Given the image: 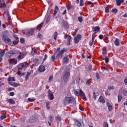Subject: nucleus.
Here are the masks:
<instances>
[{"instance_id": "nucleus-1", "label": "nucleus", "mask_w": 127, "mask_h": 127, "mask_svg": "<svg viewBox=\"0 0 127 127\" xmlns=\"http://www.w3.org/2000/svg\"><path fill=\"white\" fill-rule=\"evenodd\" d=\"M74 100L75 99L73 97L67 96H65L64 102V105H69V104H72Z\"/></svg>"}, {"instance_id": "nucleus-2", "label": "nucleus", "mask_w": 127, "mask_h": 127, "mask_svg": "<svg viewBox=\"0 0 127 127\" xmlns=\"http://www.w3.org/2000/svg\"><path fill=\"white\" fill-rule=\"evenodd\" d=\"M69 77H70V71L69 69H65L64 70V76H63V79L64 83H67L69 81Z\"/></svg>"}, {"instance_id": "nucleus-3", "label": "nucleus", "mask_w": 127, "mask_h": 127, "mask_svg": "<svg viewBox=\"0 0 127 127\" xmlns=\"http://www.w3.org/2000/svg\"><path fill=\"white\" fill-rule=\"evenodd\" d=\"M44 25V23L43 22H42L40 24H39L37 26V27L31 28L30 29V32H37V31H40V29H41V28H42V26H43Z\"/></svg>"}, {"instance_id": "nucleus-4", "label": "nucleus", "mask_w": 127, "mask_h": 127, "mask_svg": "<svg viewBox=\"0 0 127 127\" xmlns=\"http://www.w3.org/2000/svg\"><path fill=\"white\" fill-rule=\"evenodd\" d=\"M17 53H19L18 51L7 52L5 53V56L6 57H10L11 56H12V55L16 56V55H17Z\"/></svg>"}, {"instance_id": "nucleus-5", "label": "nucleus", "mask_w": 127, "mask_h": 127, "mask_svg": "<svg viewBox=\"0 0 127 127\" xmlns=\"http://www.w3.org/2000/svg\"><path fill=\"white\" fill-rule=\"evenodd\" d=\"M2 39L5 43H6V44H8V45H10L12 43L11 40L4 35H2Z\"/></svg>"}, {"instance_id": "nucleus-6", "label": "nucleus", "mask_w": 127, "mask_h": 127, "mask_svg": "<svg viewBox=\"0 0 127 127\" xmlns=\"http://www.w3.org/2000/svg\"><path fill=\"white\" fill-rule=\"evenodd\" d=\"M17 54H19V55L17 57V59L19 61H20L21 59L24 58V56H26L27 54L25 52H23L22 53H20V54L19 53H17Z\"/></svg>"}, {"instance_id": "nucleus-7", "label": "nucleus", "mask_w": 127, "mask_h": 127, "mask_svg": "<svg viewBox=\"0 0 127 127\" xmlns=\"http://www.w3.org/2000/svg\"><path fill=\"white\" fill-rule=\"evenodd\" d=\"M66 51H67V50L65 49H64L63 50L60 51L56 56V59H60L61 58H62V56H63V54L64 53V52H66Z\"/></svg>"}, {"instance_id": "nucleus-8", "label": "nucleus", "mask_w": 127, "mask_h": 127, "mask_svg": "<svg viewBox=\"0 0 127 127\" xmlns=\"http://www.w3.org/2000/svg\"><path fill=\"white\" fill-rule=\"evenodd\" d=\"M28 66V64H27V63H22L19 64L18 65V68L19 69H25V68H27V67Z\"/></svg>"}, {"instance_id": "nucleus-9", "label": "nucleus", "mask_w": 127, "mask_h": 127, "mask_svg": "<svg viewBox=\"0 0 127 127\" xmlns=\"http://www.w3.org/2000/svg\"><path fill=\"white\" fill-rule=\"evenodd\" d=\"M79 96L84 101H86L87 100V97H86L85 93H84V92H83V91H82V90H79Z\"/></svg>"}, {"instance_id": "nucleus-10", "label": "nucleus", "mask_w": 127, "mask_h": 127, "mask_svg": "<svg viewBox=\"0 0 127 127\" xmlns=\"http://www.w3.org/2000/svg\"><path fill=\"white\" fill-rule=\"evenodd\" d=\"M81 38H82V36L79 34L77 35L76 37H74V43H75V44H77V43H78V42H79L80 40H81Z\"/></svg>"}, {"instance_id": "nucleus-11", "label": "nucleus", "mask_w": 127, "mask_h": 127, "mask_svg": "<svg viewBox=\"0 0 127 127\" xmlns=\"http://www.w3.org/2000/svg\"><path fill=\"white\" fill-rule=\"evenodd\" d=\"M64 38L65 39H67L66 43L67 45H70V42H71V39H72V37H71V36L70 35H64Z\"/></svg>"}, {"instance_id": "nucleus-12", "label": "nucleus", "mask_w": 127, "mask_h": 127, "mask_svg": "<svg viewBox=\"0 0 127 127\" xmlns=\"http://www.w3.org/2000/svg\"><path fill=\"white\" fill-rule=\"evenodd\" d=\"M0 8H2V9H5L6 8V5L4 3V0H0Z\"/></svg>"}, {"instance_id": "nucleus-13", "label": "nucleus", "mask_w": 127, "mask_h": 127, "mask_svg": "<svg viewBox=\"0 0 127 127\" xmlns=\"http://www.w3.org/2000/svg\"><path fill=\"white\" fill-rule=\"evenodd\" d=\"M83 123L81 124L78 120H75L74 123V127H82Z\"/></svg>"}, {"instance_id": "nucleus-14", "label": "nucleus", "mask_w": 127, "mask_h": 127, "mask_svg": "<svg viewBox=\"0 0 127 127\" xmlns=\"http://www.w3.org/2000/svg\"><path fill=\"white\" fill-rule=\"evenodd\" d=\"M5 53V50H2L0 52V62H1V61H2V57H3Z\"/></svg>"}, {"instance_id": "nucleus-15", "label": "nucleus", "mask_w": 127, "mask_h": 127, "mask_svg": "<svg viewBox=\"0 0 127 127\" xmlns=\"http://www.w3.org/2000/svg\"><path fill=\"white\" fill-rule=\"evenodd\" d=\"M116 2L118 6H120L122 3L125 2V0H116Z\"/></svg>"}, {"instance_id": "nucleus-16", "label": "nucleus", "mask_w": 127, "mask_h": 127, "mask_svg": "<svg viewBox=\"0 0 127 127\" xmlns=\"http://www.w3.org/2000/svg\"><path fill=\"white\" fill-rule=\"evenodd\" d=\"M96 33H97V32H94L93 33V34L92 35V41L89 42V45H90V46H92L93 45V43L94 42V40H95V35H96Z\"/></svg>"}, {"instance_id": "nucleus-17", "label": "nucleus", "mask_w": 127, "mask_h": 127, "mask_svg": "<svg viewBox=\"0 0 127 127\" xmlns=\"http://www.w3.org/2000/svg\"><path fill=\"white\" fill-rule=\"evenodd\" d=\"M7 16L8 17V21L9 24H11V17L10 16V14H9V12L7 11Z\"/></svg>"}, {"instance_id": "nucleus-18", "label": "nucleus", "mask_w": 127, "mask_h": 127, "mask_svg": "<svg viewBox=\"0 0 127 127\" xmlns=\"http://www.w3.org/2000/svg\"><path fill=\"white\" fill-rule=\"evenodd\" d=\"M48 98L50 101H52V100H54V95L52 92L49 93L48 94Z\"/></svg>"}, {"instance_id": "nucleus-19", "label": "nucleus", "mask_w": 127, "mask_h": 127, "mask_svg": "<svg viewBox=\"0 0 127 127\" xmlns=\"http://www.w3.org/2000/svg\"><path fill=\"white\" fill-rule=\"evenodd\" d=\"M9 85H10L11 86H12L13 87H18V86H20V84L19 83H16L15 82H9Z\"/></svg>"}, {"instance_id": "nucleus-20", "label": "nucleus", "mask_w": 127, "mask_h": 127, "mask_svg": "<svg viewBox=\"0 0 127 127\" xmlns=\"http://www.w3.org/2000/svg\"><path fill=\"white\" fill-rule=\"evenodd\" d=\"M39 71L41 72V73H43V72H44L45 71V67L43 65H41L39 67Z\"/></svg>"}, {"instance_id": "nucleus-21", "label": "nucleus", "mask_w": 127, "mask_h": 127, "mask_svg": "<svg viewBox=\"0 0 127 127\" xmlns=\"http://www.w3.org/2000/svg\"><path fill=\"white\" fill-rule=\"evenodd\" d=\"M58 11H59V7H58V6L56 5L55 7L54 15H56L57 14V12H58Z\"/></svg>"}, {"instance_id": "nucleus-22", "label": "nucleus", "mask_w": 127, "mask_h": 127, "mask_svg": "<svg viewBox=\"0 0 127 127\" xmlns=\"http://www.w3.org/2000/svg\"><path fill=\"white\" fill-rule=\"evenodd\" d=\"M107 105L108 107V110L109 111V112H111V111L113 110V106L111 105V103H110V102H107Z\"/></svg>"}, {"instance_id": "nucleus-23", "label": "nucleus", "mask_w": 127, "mask_h": 127, "mask_svg": "<svg viewBox=\"0 0 127 127\" xmlns=\"http://www.w3.org/2000/svg\"><path fill=\"white\" fill-rule=\"evenodd\" d=\"M7 102L10 104V105H14L15 104V101H14L12 99H8L7 100Z\"/></svg>"}, {"instance_id": "nucleus-24", "label": "nucleus", "mask_w": 127, "mask_h": 127, "mask_svg": "<svg viewBox=\"0 0 127 127\" xmlns=\"http://www.w3.org/2000/svg\"><path fill=\"white\" fill-rule=\"evenodd\" d=\"M98 101L100 102V103H103V104H105L106 103V100L103 98V97L100 96L98 99Z\"/></svg>"}, {"instance_id": "nucleus-25", "label": "nucleus", "mask_w": 127, "mask_h": 127, "mask_svg": "<svg viewBox=\"0 0 127 127\" xmlns=\"http://www.w3.org/2000/svg\"><path fill=\"white\" fill-rule=\"evenodd\" d=\"M7 81L9 82H15V79H14V77H9L7 79Z\"/></svg>"}, {"instance_id": "nucleus-26", "label": "nucleus", "mask_w": 127, "mask_h": 127, "mask_svg": "<svg viewBox=\"0 0 127 127\" xmlns=\"http://www.w3.org/2000/svg\"><path fill=\"white\" fill-rule=\"evenodd\" d=\"M10 63L12 64H16V63H17V62L16 60H15L14 59H12L10 61Z\"/></svg>"}, {"instance_id": "nucleus-27", "label": "nucleus", "mask_w": 127, "mask_h": 127, "mask_svg": "<svg viewBox=\"0 0 127 127\" xmlns=\"http://www.w3.org/2000/svg\"><path fill=\"white\" fill-rule=\"evenodd\" d=\"M68 61H69V58L66 57H64L63 60V63H67Z\"/></svg>"}, {"instance_id": "nucleus-28", "label": "nucleus", "mask_w": 127, "mask_h": 127, "mask_svg": "<svg viewBox=\"0 0 127 127\" xmlns=\"http://www.w3.org/2000/svg\"><path fill=\"white\" fill-rule=\"evenodd\" d=\"M63 24L64 27H65V28H68L69 27V25L68 24V23L65 21H64Z\"/></svg>"}, {"instance_id": "nucleus-29", "label": "nucleus", "mask_w": 127, "mask_h": 127, "mask_svg": "<svg viewBox=\"0 0 127 127\" xmlns=\"http://www.w3.org/2000/svg\"><path fill=\"white\" fill-rule=\"evenodd\" d=\"M50 122H53L54 121V116H53V115H51L49 116V119Z\"/></svg>"}, {"instance_id": "nucleus-30", "label": "nucleus", "mask_w": 127, "mask_h": 127, "mask_svg": "<svg viewBox=\"0 0 127 127\" xmlns=\"http://www.w3.org/2000/svg\"><path fill=\"white\" fill-rule=\"evenodd\" d=\"M114 43L116 46H119V45H120V41H119V39H116Z\"/></svg>"}, {"instance_id": "nucleus-31", "label": "nucleus", "mask_w": 127, "mask_h": 127, "mask_svg": "<svg viewBox=\"0 0 127 127\" xmlns=\"http://www.w3.org/2000/svg\"><path fill=\"white\" fill-rule=\"evenodd\" d=\"M24 34L26 35V36H31L33 35V32H26L24 33Z\"/></svg>"}, {"instance_id": "nucleus-32", "label": "nucleus", "mask_w": 127, "mask_h": 127, "mask_svg": "<svg viewBox=\"0 0 127 127\" xmlns=\"http://www.w3.org/2000/svg\"><path fill=\"white\" fill-rule=\"evenodd\" d=\"M93 31H97V32H99V31H100V27H99V26H96V27L94 28Z\"/></svg>"}, {"instance_id": "nucleus-33", "label": "nucleus", "mask_w": 127, "mask_h": 127, "mask_svg": "<svg viewBox=\"0 0 127 127\" xmlns=\"http://www.w3.org/2000/svg\"><path fill=\"white\" fill-rule=\"evenodd\" d=\"M5 118H6V116L5 115V114H2L1 116H0V120H4V119H5Z\"/></svg>"}, {"instance_id": "nucleus-34", "label": "nucleus", "mask_w": 127, "mask_h": 127, "mask_svg": "<svg viewBox=\"0 0 127 127\" xmlns=\"http://www.w3.org/2000/svg\"><path fill=\"white\" fill-rule=\"evenodd\" d=\"M57 36H58V32L55 33L54 38L56 41L57 40Z\"/></svg>"}, {"instance_id": "nucleus-35", "label": "nucleus", "mask_w": 127, "mask_h": 127, "mask_svg": "<svg viewBox=\"0 0 127 127\" xmlns=\"http://www.w3.org/2000/svg\"><path fill=\"white\" fill-rule=\"evenodd\" d=\"M67 9L68 10H69V9H71L73 7V6H72L71 4H68L66 5Z\"/></svg>"}, {"instance_id": "nucleus-36", "label": "nucleus", "mask_w": 127, "mask_h": 127, "mask_svg": "<svg viewBox=\"0 0 127 127\" xmlns=\"http://www.w3.org/2000/svg\"><path fill=\"white\" fill-rule=\"evenodd\" d=\"M18 75H20V76H24V75H25V73L22 72L21 71H18Z\"/></svg>"}, {"instance_id": "nucleus-37", "label": "nucleus", "mask_w": 127, "mask_h": 127, "mask_svg": "<svg viewBox=\"0 0 127 127\" xmlns=\"http://www.w3.org/2000/svg\"><path fill=\"white\" fill-rule=\"evenodd\" d=\"M28 102H34V101H35V98H29L28 99Z\"/></svg>"}, {"instance_id": "nucleus-38", "label": "nucleus", "mask_w": 127, "mask_h": 127, "mask_svg": "<svg viewBox=\"0 0 127 127\" xmlns=\"http://www.w3.org/2000/svg\"><path fill=\"white\" fill-rule=\"evenodd\" d=\"M38 37H39V38H40V39H42V38H43V35L41 34H40V33H39L38 34Z\"/></svg>"}, {"instance_id": "nucleus-39", "label": "nucleus", "mask_w": 127, "mask_h": 127, "mask_svg": "<svg viewBox=\"0 0 127 127\" xmlns=\"http://www.w3.org/2000/svg\"><path fill=\"white\" fill-rule=\"evenodd\" d=\"M122 99H123V97H122V95H120V94L118 95V102H121L122 101Z\"/></svg>"}, {"instance_id": "nucleus-40", "label": "nucleus", "mask_w": 127, "mask_h": 127, "mask_svg": "<svg viewBox=\"0 0 127 127\" xmlns=\"http://www.w3.org/2000/svg\"><path fill=\"white\" fill-rule=\"evenodd\" d=\"M105 12H110V8L109 7V6H107L105 8Z\"/></svg>"}, {"instance_id": "nucleus-41", "label": "nucleus", "mask_w": 127, "mask_h": 127, "mask_svg": "<svg viewBox=\"0 0 127 127\" xmlns=\"http://www.w3.org/2000/svg\"><path fill=\"white\" fill-rule=\"evenodd\" d=\"M112 12H113V13H117L118 12V9L114 8L112 10Z\"/></svg>"}, {"instance_id": "nucleus-42", "label": "nucleus", "mask_w": 127, "mask_h": 127, "mask_svg": "<svg viewBox=\"0 0 127 127\" xmlns=\"http://www.w3.org/2000/svg\"><path fill=\"white\" fill-rule=\"evenodd\" d=\"M30 74L27 73L25 76V80L26 81H27L28 80V78H29Z\"/></svg>"}, {"instance_id": "nucleus-43", "label": "nucleus", "mask_w": 127, "mask_h": 127, "mask_svg": "<svg viewBox=\"0 0 127 127\" xmlns=\"http://www.w3.org/2000/svg\"><path fill=\"white\" fill-rule=\"evenodd\" d=\"M105 61L106 63H109V58H108L107 56L105 57Z\"/></svg>"}, {"instance_id": "nucleus-44", "label": "nucleus", "mask_w": 127, "mask_h": 127, "mask_svg": "<svg viewBox=\"0 0 127 127\" xmlns=\"http://www.w3.org/2000/svg\"><path fill=\"white\" fill-rule=\"evenodd\" d=\"M18 43V40H15L13 42V44L14 45H16Z\"/></svg>"}, {"instance_id": "nucleus-45", "label": "nucleus", "mask_w": 127, "mask_h": 127, "mask_svg": "<svg viewBox=\"0 0 127 127\" xmlns=\"http://www.w3.org/2000/svg\"><path fill=\"white\" fill-rule=\"evenodd\" d=\"M55 59H56V58H55V56L54 55H53L51 57V60L52 61H53V62H54V61H55Z\"/></svg>"}, {"instance_id": "nucleus-46", "label": "nucleus", "mask_w": 127, "mask_h": 127, "mask_svg": "<svg viewBox=\"0 0 127 127\" xmlns=\"http://www.w3.org/2000/svg\"><path fill=\"white\" fill-rule=\"evenodd\" d=\"M103 127H109V125L107 122H104L103 124Z\"/></svg>"}, {"instance_id": "nucleus-47", "label": "nucleus", "mask_w": 127, "mask_h": 127, "mask_svg": "<svg viewBox=\"0 0 127 127\" xmlns=\"http://www.w3.org/2000/svg\"><path fill=\"white\" fill-rule=\"evenodd\" d=\"M53 80V75H51L49 78V82H51Z\"/></svg>"}, {"instance_id": "nucleus-48", "label": "nucleus", "mask_w": 127, "mask_h": 127, "mask_svg": "<svg viewBox=\"0 0 127 127\" xmlns=\"http://www.w3.org/2000/svg\"><path fill=\"white\" fill-rule=\"evenodd\" d=\"M108 89L111 90H114V86L113 85H110L109 87H108Z\"/></svg>"}, {"instance_id": "nucleus-49", "label": "nucleus", "mask_w": 127, "mask_h": 127, "mask_svg": "<svg viewBox=\"0 0 127 127\" xmlns=\"http://www.w3.org/2000/svg\"><path fill=\"white\" fill-rule=\"evenodd\" d=\"M107 51L106 50H103V52H102V54L104 55V56H105L106 55H107Z\"/></svg>"}, {"instance_id": "nucleus-50", "label": "nucleus", "mask_w": 127, "mask_h": 127, "mask_svg": "<svg viewBox=\"0 0 127 127\" xmlns=\"http://www.w3.org/2000/svg\"><path fill=\"white\" fill-rule=\"evenodd\" d=\"M20 42L21 43L23 44V43H24V42H25V40H24V39H23V38H21V39H20Z\"/></svg>"}, {"instance_id": "nucleus-51", "label": "nucleus", "mask_w": 127, "mask_h": 127, "mask_svg": "<svg viewBox=\"0 0 127 127\" xmlns=\"http://www.w3.org/2000/svg\"><path fill=\"white\" fill-rule=\"evenodd\" d=\"M74 94L76 95V96L79 95V92H78L77 90H74Z\"/></svg>"}, {"instance_id": "nucleus-52", "label": "nucleus", "mask_w": 127, "mask_h": 127, "mask_svg": "<svg viewBox=\"0 0 127 127\" xmlns=\"http://www.w3.org/2000/svg\"><path fill=\"white\" fill-rule=\"evenodd\" d=\"M78 21H79V22H82L83 18H82L81 17H78Z\"/></svg>"}, {"instance_id": "nucleus-53", "label": "nucleus", "mask_w": 127, "mask_h": 127, "mask_svg": "<svg viewBox=\"0 0 127 127\" xmlns=\"http://www.w3.org/2000/svg\"><path fill=\"white\" fill-rule=\"evenodd\" d=\"M32 55H35L36 54V52H35V51L32 50L31 52Z\"/></svg>"}, {"instance_id": "nucleus-54", "label": "nucleus", "mask_w": 127, "mask_h": 127, "mask_svg": "<svg viewBox=\"0 0 127 127\" xmlns=\"http://www.w3.org/2000/svg\"><path fill=\"white\" fill-rule=\"evenodd\" d=\"M92 69H93V66L91 65H90L88 66V70L89 71H91V70H92Z\"/></svg>"}, {"instance_id": "nucleus-55", "label": "nucleus", "mask_w": 127, "mask_h": 127, "mask_svg": "<svg viewBox=\"0 0 127 127\" xmlns=\"http://www.w3.org/2000/svg\"><path fill=\"white\" fill-rule=\"evenodd\" d=\"M13 90H14V88L9 87V88H8L7 91L8 92H10V91H12Z\"/></svg>"}, {"instance_id": "nucleus-56", "label": "nucleus", "mask_w": 127, "mask_h": 127, "mask_svg": "<svg viewBox=\"0 0 127 127\" xmlns=\"http://www.w3.org/2000/svg\"><path fill=\"white\" fill-rule=\"evenodd\" d=\"M46 107L48 110H50V107H49V103H46Z\"/></svg>"}, {"instance_id": "nucleus-57", "label": "nucleus", "mask_w": 127, "mask_h": 127, "mask_svg": "<svg viewBox=\"0 0 127 127\" xmlns=\"http://www.w3.org/2000/svg\"><path fill=\"white\" fill-rule=\"evenodd\" d=\"M96 92H93V99L94 100H96Z\"/></svg>"}, {"instance_id": "nucleus-58", "label": "nucleus", "mask_w": 127, "mask_h": 127, "mask_svg": "<svg viewBox=\"0 0 127 127\" xmlns=\"http://www.w3.org/2000/svg\"><path fill=\"white\" fill-rule=\"evenodd\" d=\"M124 83H125L126 86H127V77L125 78Z\"/></svg>"}, {"instance_id": "nucleus-59", "label": "nucleus", "mask_w": 127, "mask_h": 127, "mask_svg": "<svg viewBox=\"0 0 127 127\" xmlns=\"http://www.w3.org/2000/svg\"><path fill=\"white\" fill-rule=\"evenodd\" d=\"M123 94L124 95V96H127V91L126 90H123Z\"/></svg>"}, {"instance_id": "nucleus-60", "label": "nucleus", "mask_w": 127, "mask_h": 127, "mask_svg": "<svg viewBox=\"0 0 127 127\" xmlns=\"http://www.w3.org/2000/svg\"><path fill=\"white\" fill-rule=\"evenodd\" d=\"M99 39H103L104 38V36L103 35H100L99 36Z\"/></svg>"}, {"instance_id": "nucleus-61", "label": "nucleus", "mask_w": 127, "mask_h": 127, "mask_svg": "<svg viewBox=\"0 0 127 127\" xmlns=\"http://www.w3.org/2000/svg\"><path fill=\"white\" fill-rule=\"evenodd\" d=\"M13 37H14V38H15V39H16V40H18V37H17V35H13Z\"/></svg>"}, {"instance_id": "nucleus-62", "label": "nucleus", "mask_w": 127, "mask_h": 127, "mask_svg": "<svg viewBox=\"0 0 127 127\" xmlns=\"http://www.w3.org/2000/svg\"><path fill=\"white\" fill-rule=\"evenodd\" d=\"M9 95H10V96H14V92H11L9 93Z\"/></svg>"}, {"instance_id": "nucleus-63", "label": "nucleus", "mask_w": 127, "mask_h": 127, "mask_svg": "<svg viewBox=\"0 0 127 127\" xmlns=\"http://www.w3.org/2000/svg\"><path fill=\"white\" fill-rule=\"evenodd\" d=\"M49 20H50V17L49 16L46 19V22H49Z\"/></svg>"}, {"instance_id": "nucleus-64", "label": "nucleus", "mask_w": 127, "mask_h": 127, "mask_svg": "<svg viewBox=\"0 0 127 127\" xmlns=\"http://www.w3.org/2000/svg\"><path fill=\"white\" fill-rule=\"evenodd\" d=\"M87 4H93V2H92L91 1H87Z\"/></svg>"}]
</instances>
